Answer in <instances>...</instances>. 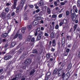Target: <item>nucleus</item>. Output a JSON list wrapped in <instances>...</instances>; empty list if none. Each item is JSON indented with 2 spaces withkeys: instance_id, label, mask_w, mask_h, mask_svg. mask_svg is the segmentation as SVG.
<instances>
[{
  "instance_id": "nucleus-1",
  "label": "nucleus",
  "mask_w": 80,
  "mask_h": 80,
  "mask_svg": "<svg viewBox=\"0 0 80 80\" xmlns=\"http://www.w3.org/2000/svg\"><path fill=\"white\" fill-rule=\"evenodd\" d=\"M19 33H20V31L18 30L15 35L14 37L13 38V40L16 39V38H17L18 37L19 40H22V33H20L19 34Z\"/></svg>"
},
{
  "instance_id": "nucleus-2",
  "label": "nucleus",
  "mask_w": 80,
  "mask_h": 80,
  "mask_svg": "<svg viewBox=\"0 0 80 80\" xmlns=\"http://www.w3.org/2000/svg\"><path fill=\"white\" fill-rule=\"evenodd\" d=\"M23 50H24L23 53L22 54V56L23 57H25L26 56L27 54H28V52H27V49H25V48L23 47H22L19 50V52L20 53H22L23 52Z\"/></svg>"
},
{
  "instance_id": "nucleus-3",
  "label": "nucleus",
  "mask_w": 80,
  "mask_h": 80,
  "mask_svg": "<svg viewBox=\"0 0 80 80\" xmlns=\"http://www.w3.org/2000/svg\"><path fill=\"white\" fill-rule=\"evenodd\" d=\"M12 57V56L10 55V54H9V53H8L6 54L4 57V60H7L10 59Z\"/></svg>"
},
{
  "instance_id": "nucleus-4",
  "label": "nucleus",
  "mask_w": 80,
  "mask_h": 80,
  "mask_svg": "<svg viewBox=\"0 0 80 80\" xmlns=\"http://www.w3.org/2000/svg\"><path fill=\"white\" fill-rule=\"evenodd\" d=\"M76 13L75 12V11L74 10H71V17L72 19L73 20L74 19L75 17V16H76Z\"/></svg>"
},
{
  "instance_id": "nucleus-5",
  "label": "nucleus",
  "mask_w": 80,
  "mask_h": 80,
  "mask_svg": "<svg viewBox=\"0 0 80 80\" xmlns=\"http://www.w3.org/2000/svg\"><path fill=\"white\" fill-rule=\"evenodd\" d=\"M43 33V32L42 31H40L39 34L37 38V40H40V39H41L42 38V34Z\"/></svg>"
},
{
  "instance_id": "nucleus-6",
  "label": "nucleus",
  "mask_w": 80,
  "mask_h": 80,
  "mask_svg": "<svg viewBox=\"0 0 80 80\" xmlns=\"http://www.w3.org/2000/svg\"><path fill=\"white\" fill-rule=\"evenodd\" d=\"M39 32H40V28H38L34 31L35 36H37L38 34H39Z\"/></svg>"
},
{
  "instance_id": "nucleus-7",
  "label": "nucleus",
  "mask_w": 80,
  "mask_h": 80,
  "mask_svg": "<svg viewBox=\"0 0 80 80\" xmlns=\"http://www.w3.org/2000/svg\"><path fill=\"white\" fill-rule=\"evenodd\" d=\"M27 29L28 32H30L33 29V26L32 25L30 24L27 26Z\"/></svg>"
},
{
  "instance_id": "nucleus-8",
  "label": "nucleus",
  "mask_w": 80,
  "mask_h": 80,
  "mask_svg": "<svg viewBox=\"0 0 80 80\" xmlns=\"http://www.w3.org/2000/svg\"><path fill=\"white\" fill-rule=\"evenodd\" d=\"M78 14L76 15L75 19H74L72 20L74 22H75L76 23H78Z\"/></svg>"
},
{
  "instance_id": "nucleus-9",
  "label": "nucleus",
  "mask_w": 80,
  "mask_h": 80,
  "mask_svg": "<svg viewBox=\"0 0 80 80\" xmlns=\"http://www.w3.org/2000/svg\"><path fill=\"white\" fill-rule=\"evenodd\" d=\"M39 23H40V21L35 20L32 22V25L33 26H37L38 25Z\"/></svg>"
},
{
  "instance_id": "nucleus-10",
  "label": "nucleus",
  "mask_w": 80,
  "mask_h": 80,
  "mask_svg": "<svg viewBox=\"0 0 80 80\" xmlns=\"http://www.w3.org/2000/svg\"><path fill=\"white\" fill-rule=\"evenodd\" d=\"M39 7H41V6H43L44 5V2L42 0L39 1L37 3Z\"/></svg>"
},
{
  "instance_id": "nucleus-11",
  "label": "nucleus",
  "mask_w": 80,
  "mask_h": 80,
  "mask_svg": "<svg viewBox=\"0 0 80 80\" xmlns=\"http://www.w3.org/2000/svg\"><path fill=\"white\" fill-rule=\"evenodd\" d=\"M24 63L27 65L30 64V63H32V60L30 58L28 59Z\"/></svg>"
},
{
  "instance_id": "nucleus-12",
  "label": "nucleus",
  "mask_w": 80,
  "mask_h": 80,
  "mask_svg": "<svg viewBox=\"0 0 80 80\" xmlns=\"http://www.w3.org/2000/svg\"><path fill=\"white\" fill-rule=\"evenodd\" d=\"M26 0H21V5L20 6V7H21V8H22L23 7V6H24V4L25 3V1Z\"/></svg>"
},
{
  "instance_id": "nucleus-13",
  "label": "nucleus",
  "mask_w": 80,
  "mask_h": 80,
  "mask_svg": "<svg viewBox=\"0 0 80 80\" xmlns=\"http://www.w3.org/2000/svg\"><path fill=\"white\" fill-rule=\"evenodd\" d=\"M58 73V69L56 68L54 69L53 72H52L53 75H55V76H56L57 75Z\"/></svg>"
},
{
  "instance_id": "nucleus-14",
  "label": "nucleus",
  "mask_w": 80,
  "mask_h": 80,
  "mask_svg": "<svg viewBox=\"0 0 80 80\" xmlns=\"http://www.w3.org/2000/svg\"><path fill=\"white\" fill-rule=\"evenodd\" d=\"M6 15V13L3 12L1 14V17L3 18V19H5V18Z\"/></svg>"
},
{
  "instance_id": "nucleus-15",
  "label": "nucleus",
  "mask_w": 80,
  "mask_h": 80,
  "mask_svg": "<svg viewBox=\"0 0 80 80\" xmlns=\"http://www.w3.org/2000/svg\"><path fill=\"white\" fill-rule=\"evenodd\" d=\"M36 72V70H35V68H33L32 69L30 72L29 73V75H32L35 72Z\"/></svg>"
},
{
  "instance_id": "nucleus-16",
  "label": "nucleus",
  "mask_w": 80,
  "mask_h": 80,
  "mask_svg": "<svg viewBox=\"0 0 80 80\" xmlns=\"http://www.w3.org/2000/svg\"><path fill=\"white\" fill-rule=\"evenodd\" d=\"M58 72H61V73H62L63 72V70L64 69H63V67H61L58 69Z\"/></svg>"
},
{
  "instance_id": "nucleus-17",
  "label": "nucleus",
  "mask_w": 80,
  "mask_h": 80,
  "mask_svg": "<svg viewBox=\"0 0 80 80\" xmlns=\"http://www.w3.org/2000/svg\"><path fill=\"white\" fill-rule=\"evenodd\" d=\"M65 77H66V80H68V79L70 78V73L69 72H68L65 74Z\"/></svg>"
},
{
  "instance_id": "nucleus-18",
  "label": "nucleus",
  "mask_w": 80,
  "mask_h": 80,
  "mask_svg": "<svg viewBox=\"0 0 80 80\" xmlns=\"http://www.w3.org/2000/svg\"><path fill=\"white\" fill-rule=\"evenodd\" d=\"M73 9L74 10L75 13H78V10L77 9V8L76 7V5L73 6Z\"/></svg>"
},
{
  "instance_id": "nucleus-19",
  "label": "nucleus",
  "mask_w": 80,
  "mask_h": 80,
  "mask_svg": "<svg viewBox=\"0 0 80 80\" xmlns=\"http://www.w3.org/2000/svg\"><path fill=\"white\" fill-rule=\"evenodd\" d=\"M52 47H55L56 46V41H55V39H53L52 40Z\"/></svg>"
},
{
  "instance_id": "nucleus-20",
  "label": "nucleus",
  "mask_w": 80,
  "mask_h": 80,
  "mask_svg": "<svg viewBox=\"0 0 80 80\" xmlns=\"http://www.w3.org/2000/svg\"><path fill=\"white\" fill-rule=\"evenodd\" d=\"M17 6V2H14L13 6H12V9H16V7Z\"/></svg>"
},
{
  "instance_id": "nucleus-21",
  "label": "nucleus",
  "mask_w": 80,
  "mask_h": 80,
  "mask_svg": "<svg viewBox=\"0 0 80 80\" xmlns=\"http://www.w3.org/2000/svg\"><path fill=\"white\" fill-rule=\"evenodd\" d=\"M8 33H5L2 34V38H6L8 36Z\"/></svg>"
},
{
  "instance_id": "nucleus-22",
  "label": "nucleus",
  "mask_w": 80,
  "mask_h": 80,
  "mask_svg": "<svg viewBox=\"0 0 80 80\" xmlns=\"http://www.w3.org/2000/svg\"><path fill=\"white\" fill-rule=\"evenodd\" d=\"M28 18L27 17V15L26 13H25L24 14V20H28Z\"/></svg>"
},
{
  "instance_id": "nucleus-23",
  "label": "nucleus",
  "mask_w": 80,
  "mask_h": 80,
  "mask_svg": "<svg viewBox=\"0 0 80 80\" xmlns=\"http://www.w3.org/2000/svg\"><path fill=\"white\" fill-rule=\"evenodd\" d=\"M50 56H51V54L50 53H47L46 54L47 59L48 60L50 58Z\"/></svg>"
},
{
  "instance_id": "nucleus-24",
  "label": "nucleus",
  "mask_w": 80,
  "mask_h": 80,
  "mask_svg": "<svg viewBox=\"0 0 80 80\" xmlns=\"http://www.w3.org/2000/svg\"><path fill=\"white\" fill-rule=\"evenodd\" d=\"M27 30L26 28L25 27H23L22 28V33H24L25 31Z\"/></svg>"
},
{
  "instance_id": "nucleus-25",
  "label": "nucleus",
  "mask_w": 80,
  "mask_h": 80,
  "mask_svg": "<svg viewBox=\"0 0 80 80\" xmlns=\"http://www.w3.org/2000/svg\"><path fill=\"white\" fill-rule=\"evenodd\" d=\"M53 31V27H51L49 30L48 33H52Z\"/></svg>"
},
{
  "instance_id": "nucleus-26",
  "label": "nucleus",
  "mask_w": 80,
  "mask_h": 80,
  "mask_svg": "<svg viewBox=\"0 0 80 80\" xmlns=\"http://www.w3.org/2000/svg\"><path fill=\"white\" fill-rule=\"evenodd\" d=\"M66 38L68 40H72V37L71 36H67Z\"/></svg>"
},
{
  "instance_id": "nucleus-27",
  "label": "nucleus",
  "mask_w": 80,
  "mask_h": 80,
  "mask_svg": "<svg viewBox=\"0 0 80 80\" xmlns=\"http://www.w3.org/2000/svg\"><path fill=\"white\" fill-rule=\"evenodd\" d=\"M62 22H63V23L67 24L68 22V20L66 19H64L62 20Z\"/></svg>"
},
{
  "instance_id": "nucleus-28",
  "label": "nucleus",
  "mask_w": 80,
  "mask_h": 80,
  "mask_svg": "<svg viewBox=\"0 0 80 80\" xmlns=\"http://www.w3.org/2000/svg\"><path fill=\"white\" fill-rule=\"evenodd\" d=\"M54 33L53 32H52L50 34V37L51 38H55V36H54Z\"/></svg>"
},
{
  "instance_id": "nucleus-29",
  "label": "nucleus",
  "mask_w": 80,
  "mask_h": 80,
  "mask_svg": "<svg viewBox=\"0 0 80 80\" xmlns=\"http://www.w3.org/2000/svg\"><path fill=\"white\" fill-rule=\"evenodd\" d=\"M22 46V43H20L15 48L16 50H18Z\"/></svg>"
},
{
  "instance_id": "nucleus-30",
  "label": "nucleus",
  "mask_w": 80,
  "mask_h": 80,
  "mask_svg": "<svg viewBox=\"0 0 80 80\" xmlns=\"http://www.w3.org/2000/svg\"><path fill=\"white\" fill-rule=\"evenodd\" d=\"M15 45H16V43H15V42H12V44L11 45V47L13 48L14 46H15Z\"/></svg>"
},
{
  "instance_id": "nucleus-31",
  "label": "nucleus",
  "mask_w": 80,
  "mask_h": 80,
  "mask_svg": "<svg viewBox=\"0 0 80 80\" xmlns=\"http://www.w3.org/2000/svg\"><path fill=\"white\" fill-rule=\"evenodd\" d=\"M77 7H80V0H78L77 2Z\"/></svg>"
},
{
  "instance_id": "nucleus-32",
  "label": "nucleus",
  "mask_w": 80,
  "mask_h": 80,
  "mask_svg": "<svg viewBox=\"0 0 80 80\" xmlns=\"http://www.w3.org/2000/svg\"><path fill=\"white\" fill-rule=\"evenodd\" d=\"M47 12L49 14H50V13H51V10L48 7L47 8Z\"/></svg>"
},
{
  "instance_id": "nucleus-33",
  "label": "nucleus",
  "mask_w": 80,
  "mask_h": 80,
  "mask_svg": "<svg viewBox=\"0 0 80 80\" xmlns=\"http://www.w3.org/2000/svg\"><path fill=\"white\" fill-rule=\"evenodd\" d=\"M16 8V13H18L20 10V7L18 6Z\"/></svg>"
},
{
  "instance_id": "nucleus-34",
  "label": "nucleus",
  "mask_w": 80,
  "mask_h": 80,
  "mask_svg": "<svg viewBox=\"0 0 80 80\" xmlns=\"http://www.w3.org/2000/svg\"><path fill=\"white\" fill-rule=\"evenodd\" d=\"M52 41H50L49 43V44L48 45V47L49 48H50L52 47Z\"/></svg>"
},
{
  "instance_id": "nucleus-35",
  "label": "nucleus",
  "mask_w": 80,
  "mask_h": 80,
  "mask_svg": "<svg viewBox=\"0 0 80 80\" xmlns=\"http://www.w3.org/2000/svg\"><path fill=\"white\" fill-rule=\"evenodd\" d=\"M51 75V73L50 72H48L47 74L45 75L46 76L50 77V76Z\"/></svg>"
},
{
  "instance_id": "nucleus-36",
  "label": "nucleus",
  "mask_w": 80,
  "mask_h": 80,
  "mask_svg": "<svg viewBox=\"0 0 80 80\" xmlns=\"http://www.w3.org/2000/svg\"><path fill=\"white\" fill-rule=\"evenodd\" d=\"M65 39H62V46H63L65 43Z\"/></svg>"
},
{
  "instance_id": "nucleus-37",
  "label": "nucleus",
  "mask_w": 80,
  "mask_h": 80,
  "mask_svg": "<svg viewBox=\"0 0 80 80\" xmlns=\"http://www.w3.org/2000/svg\"><path fill=\"white\" fill-rule=\"evenodd\" d=\"M42 18H43V17H39L38 16V19H36V20H42Z\"/></svg>"
},
{
  "instance_id": "nucleus-38",
  "label": "nucleus",
  "mask_w": 80,
  "mask_h": 80,
  "mask_svg": "<svg viewBox=\"0 0 80 80\" xmlns=\"http://www.w3.org/2000/svg\"><path fill=\"white\" fill-rule=\"evenodd\" d=\"M77 28V24H75L74 26V32H75Z\"/></svg>"
},
{
  "instance_id": "nucleus-39",
  "label": "nucleus",
  "mask_w": 80,
  "mask_h": 80,
  "mask_svg": "<svg viewBox=\"0 0 80 80\" xmlns=\"http://www.w3.org/2000/svg\"><path fill=\"white\" fill-rule=\"evenodd\" d=\"M5 11L6 12V13H8L9 12V9L8 8H6L5 9Z\"/></svg>"
},
{
  "instance_id": "nucleus-40",
  "label": "nucleus",
  "mask_w": 80,
  "mask_h": 80,
  "mask_svg": "<svg viewBox=\"0 0 80 80\" xmlns=\"http://www.w3.org/2000/svg\"><path fill=\"white\" fill-rule=\"evenodd\" d=\"M71 68H72V64H70L68 66V68L70 70V69H71Z\"/></svg>"
},
{
  "instance_id": "nucleus-41",
  "label": "nucleus",
  "mask_w": 80,
  "mask_h": 80,
  "mask_svg": "<svg viewBox=\"0 0 80 80\" xmlns=\"http://www.w3.org/2000/svg\"><path fill=\"white\" fill-rule=\"evenodd\" d=\"M33 53H37V50L36 49H34L32 50Z\"/></svg>"
},
{
  "instance_id": "nucleus-42",
  "label": "nucleus",
  "mask_w": 80,
  "mask_h": 80,
  "mask_svg": "<svg viewBox=\"0 0 80 80\" xmlns=\"http://www.w3.org/2000/svg\"><path fill=\"white\" fill-rule=\"evenodd\" d=\"M66 16H68L69 15H70V12L68 11L66 12Z\"/></svg>"
},
{
  "instance_id": "nucleus-43",
  "label": "nucleus",
  "mask_w": 80,
  "mask_h": 80,
  "mask_svg": "<svg viewBox=\"0 0 80 80\" xmlns=\"http://www.w3.org/2000/svg\"><path fill=\"white\" fill-rule=\"evenodd\" d=\"M34 5L36 9H38L39 8V7L37 6V4H35Z\"/></svg>"
},
{
  "instance_id": "nucleus-44",
  "label": "nucleus",
  "mask_w": 80,
  "mask_h": 80,
  "mask_svg": "<svg viewBox=\"0 0 80 80\" xmlns=\"http://www.w3.org/2000/svg\"><path fill=\"white\" fill-rule=\"evenodd\" d=\"M59 28V26L58 24H57L55 27V28L56 30H58Z\"/></svg>"
},
{
  "instance_id": "nucleus-45",
  "label": "nucleus",
  "mask_w": 80,
  "mask_h": 80,
  "mask_svg": "<svg viewBox=\"0 0 80 80\" xmlns=\"http://www.w3.org/2000/svg\"><path fill=\"white\" fill-rule=\"evenodd\" d=\"M28 7H29L30 8H33L34 6H33V5L29 4Z\"/></svg>"
},
{
  "instance_id": "nucleus-46",
  "label": "nucleus",
  "mask_w": 80,
  "mask_h": 80,
  "mask_svg": "<svg viewBox=\"0 0 80 80\" xmlns=\"http://www.w3.org/2000/svg\"><path fill=\"white\" fill-rule=\"evenodd\" d=\"M38 15H40V16H42L43 15V14L42 13V11H41L38 13Z\"/></svg>"
},
{
  "instance_id": "nucleus-47",
  "label": "nucleus",
  "mask_w": 80,
  "mask_h": 80,
  "mask_svg": "<svg viewBox=\"0 0 80 80\" xmlns=\"http://www.w3.org/2000/svg\"><path fill=\"white\" fill-rule=\"evenodd\" d=\"M62 15H63V14H62V13H61L59 14L58 17L59 18H62Z\"/></svg>"
},
{
  "instance_id": "nucleus-48",
  "label": "nucleus",
  "mask_w": 80,
  "mask_h": 80,
  "mask_svg": "<svg viewBox=\"0 0 80 80\" xmlns=\"http://www.w3.org/2000/svg\"><path fill=\"white\" fill-rule=\"evenodd\" d=\"M61 73H61V72H58V77H60V76H61Z\"/></svg>"
},
{
  "instance_id": "nucleus-49",
  "label": "nucleus",
  "mask_w": 80,
  "mask_h": 80,
  "mask_svg": "<svg viewBox=\"0 0 80 80\" xmlns=\"http://www.w3.org/2000/svg\"><path fill=\"white\" fill-rule=\"evenodd\" d=\"M34 17L35 18V19L37 20V19H38V14H36L34 16Z\"/></svg>"
},
{
  "instance_id": "nucleus-50",
  "label": "nucleus",
  "mask_w": 80,
  "mask_h": 80,
  "mask_svg": "<svg viewBox=\"0 0 80 80\" xmlns=\"http://www.w3.org/2000/svg\"><path fill=\"white\" fill-rule=\"evenodd\" d=\"M63 23L62 22H61L59 24V27H62V25H63Z\"/></svg>"
},
{
  "instance_id": "nucleus-51",
  "label": "nucleus",
  "mask_w": 80,
  "mask_h": 80,
  "mask_svg": "<svg viewBox=\"0 0 80 80\" xmlns=\"http://www.w3.org/2000/svg\"><path fill=\"white\" fill-rule=\"evenodd\" d=\"M68 52L66 51L64 53V55L65 56H67L68 55Z\"/></svg>"
},
{
  "instance_id": "nucleus-52",
  "label": "nucleus",
  "mask_w": 80,
  "mask_h": 80,
  "mask_svg": "<svg viewBox=\"0 0 80 80\" xmlns=\"http://www.w3.org/2000/svg\"><path fill=\"white\" fill-rule=\"evenodd\" d=\"M8 44H6L4 46V48H7L8 47Z\"/></svg>"
},
{
  "instance_id": "nucleus-53",
  "label": "nucleus",
  "mask_w": 80,
  "mask_h": 80,
  "mask_svg": "<svg viewBox=\"0 0 80 80\" xmlns=\"http://www.w3.org/2000/svg\"><path fill=\"white\" fill-rule=\"evenodd\" d=\"M15 12H12V13H11L12 17H13V16L15 15Z\"/></svg>"
},
{
  "instance_id": "nucleus-54",
  "label": "nucleus",
  "mask_w": 80,
  "mask_h": 80,
  "mask_svg": "<svg viewBox=\"0 0 80 80\" xmlns=\"http://www.w3.org/2000/svg\"><path fill=\"white\" fill-rule=\"evenodd\" d=\"M80 28H78L76 29V32H77V33H78V32H80Z\"/></svg>"
},
{
  "instance_id": "nucleus-55",
  "label": "nucleus",
  "mask_w": 80,
  "mask_h": 80,
  "mask_svg": "<svg viewBox=\"0 0 80 80\" xmlns=\"http://www.w3.org/2000/svg\"><path fill=\"white\" fill-rule=\"evenodd\" d=\"M44 35L45 37H48V34L47 33H45L44 34Z\"/></svg>"
},
{
  "instance_id": "nucleus-56",
  "label": "nucleus",
  "mask_w": 80,
  "mask_h": 80,
  "mask_svg": "<svg viewBox=\"0 0 80 80\" xmlns=\"http://www.w3.org/2000/svg\"><path fill=\"white\" fill-rule=\"evenodd\" d=\"M72 45V44H68V48H71V46Z\"/></svg>"
},
{
  "instance_id": "nucleus-57",
  "label": "nucleus",
  "mask_w": 80,
  "mask_h": 80,
  "mask_svg": "<svg viewBox=\"0 0 80 80\" xmlns=\"http://www.w3.org/2000/svg\"><path fill=\"white\" fill-rule=\"evenodd\" d=\"M26 67H27V66L26 65H25L22 67V69H26Z\"/></svg>"
},
{
  "instance_id": "nucleus-58",
  "label": "nucleus",
  "mask_w": 80,
  "mask_h": 80,
  "mask_svg": "<svg viewBox=\"0 0 80 80\" xmlns=\"http://www.w3.org/2000/svg\"><path fill=\"white\" fill-rule=\"evenodd\" d=\"M51 50V52H54L55 51V49L53 48H52Z\"/></svg>"
},
{
  "instance_id": "nucleus-59",
  "label": "nucleus",
  "mask_w": 80,
  "mask_h": 80,
  "mask_svg": "<svg viewBox=\"0 0 80 80\" xmlns=\"http://www.w3.org/2000/svg\"><path fill=\"white\" fill-rule=\"evenodd\" d=\"M17 78H20L21 77V76H20V74H18L17 76Z\"/></svg>"
},
{
  "instance_id": "nucleus-60",
  "label": "nucleus",
  "mask_w": 80,
  "mask_h": 80,
  "mask_svg": "<svg viewBox=\"0 0 80 80\" xmlns=\"http://www.w3.org/2000/svg\"><path fill=\"white\" fill-rule=\"evenodd\" d=\"M48 67H49V68H50V67H51V66H52V65L50 64V63H48Z\"/></svg>"
},
{
  "instance_id": "nucleus-61",
  "label": "nucleus",
  "mask_w": 80,
  "mask_h": 80,
  "mask_svg": "<svg viewBox=\"0 0 80 80\" xmlns=\"http://www.w3.org/2000/svg\"><path fill=\"white\" fill-rule=\"evenodd\" d=\"M40 11V9H38L37 10H36V11H35V12L36 13H38V12H39Z\"/></svg>"
},
{
  "instance_id": "nucleus-62",
  "label": "nucleus",
  "mask_w": 80,
  "mask_h": 80,
  "mask_svg": "<svg viewBox=\"0 0 80 80\" xmlns=\"http://www.w3.org/2000/svg\"><path fill=\"white\" fill-rule=\"evenodd\" d=\"M27 5H26L24 7V10H27L28 7Z\"/></svg>"
},
{
  "instance_id": "nucleus-63",
  "label": "nucleus",
  "mask_w": 80,
  "mask_h": 80,
  "mask_svg": "<svg viewBox=\"0 0 80 80\" xmlns=\"http://www.w3.org/2000/svg\"><path fill=\"white\" fill-rule=\"evenodd\" d=\"M54 4L55 6H57V2H55L54 3Z\"/></svg>"
},
{
  "instance_id": "nucleus-64",
  "label": "nucleus",
  "mask_w": 80,
  "mask_h": 80,
  "mask_svg": "<svg viewBox=\"0 0 80 80\" xmlns=\"http://www.w3.org/2000/svg\"><path fill=\"white\" fill-rule=\"evenodd\" d=\"M67 52H68V53H69V52H70V49L69 48H67L66 50V51Z\"/></svg>"
}]
</instances>
